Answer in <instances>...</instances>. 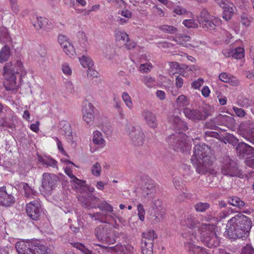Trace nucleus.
Returning <instances> with one entry per match:
<instances>
[{"mask_svg": "<svg viewBox=\"0 0 254 254\" xmlns=\"http://www.w3.org/2000/svg\"><path fill=\"white\" fill-rule=\"evenodd\" d=\"M143 237L141 240V241L145 242L146 241L148 242L147 240L150 241L151 243L154 244V240L156 239L157 236L155 234L154 231L153 230H149L146 233H143L142 234Z\"/></svg>", "mask_w": 254, "mask_h": 254, "instance_id": "38", "label": "nucleus"}, {"mask_svg": "<svg viewBox=\"0 0 254 254\" xmlns=\"http://www.w3.org/2000/svg\"><path fill=\"white\" fill-rule=\"evenodd\" d=\"M173 183L177 190L181 189L182 188V182L180 178L177 177L174 178Z\"/></svg>", "mask_w": 254, "mask_h": 254, "instance_id": "63", "label": "nucleus"}, {"mask_svg": "<svg viewBox=\"0 0 254 254\" xmlns=\"http://www.w3.org/2000/svg\"><path fill=\"white\" fill-rule=\"evenodd\" d=\"M115 35L117 40L123 41L124 43L128 40V35L124 31H116Z\"/></svg>", "mask_w": 254, "mask_h": 254, "instance_id": "47", "label": "nucleus"}, {"mask_svg": "<svg viewBox=\"0 0 254 254\" xmlns=\"http://www.w3.org/2000/svg\"><path fill=\"white\" fill-rule=\"evenodd\" d=\"M61 132L64 135L70 137L72 136V130L69 123L64 122L61 124Z\"/></svg>", "mask_w": 254, "mask_h": 254, "instance_id": "41", "label": "nucleus"}, {"mask_svg": "<svg viewBox=\"0 0 254 254\" xmlns=\"http://www.w3.org/2000/svg\"><path fill=\"white\" fill-rule=\"evenodd\" d=\"M80 63L84 67H91L93 65V63L91 59L87 56L83 55L82 58L79 59Z\"/></svg>", "mask_w": 254, "mask_h": 254, "instance_id": "45", "label": "nucleus"}, {"mask_svg": "<svg viewBox=\"0 0 254 254\" xmlns=\"http://www.w3.org/2000/svg\"><path fill=\"white\" fill-rule=\"evenodd\" d=\"M38 160L47 167L58 168L57 161L51 157L46 156L43 157L41 155H38Z\"/></svg>", "mask_w": 254, "mask_h": 254, "instance_id": "26", "label": "nucleus"}, {"mask_svg": "<svg viewBox=\"0 0 254 254\" xmlns=\"http://www.w3.org/2000/svg\"><path fill=\"white\" fill-rule=\"evenodd\" d=\"M58 42L61 47L63 48L64 45L67 44L69 41L65 36L63 35H60L58 36Z\"/></svg>", "mask_w": 254, "mask_h": 254, "instance_id": "58", "label": "nucleus"}, {"mask_svg": "<svg viewBox=\"0 0 254 254\" xmlns=\"http://www.w3.org/2000/svg\"><path fill=\"white\" fill-rule=\"evenodd\" d=\"M203 79L202 78H198L192 82L191 86L194 89H198L201 86L203 83Z\"/></svg>", "mask_w": 254, "mask_h": 254, "instance_id": "59", "label": "nucleus"}, {"mask_svg": "<svg viewBox=\"0 0 254 254\" xmlns=\"http://www.w3.org/2000/svg\"><path fill=\"white\" fill-rule=\"evenodd\" d=\"M63 48L64 52L69 57H73L76 54L75 48L69 42L64 45Z\"/></svg>", "mask_w": 254, "mask_h": 254, "instance_id": "42", "label": "nucleus"}, {"mask_svg": "<svg viewBox=\"0 0 254 254\" xmlns=\"http://www.w3.org/2000/svg\"><path fill=\"white\" fill-rule=\"evenodd\" d=\"M77 36V49L81 52H86L89 47V43L85 33L82 31H79Z\"/></svg>", "mask_w": 254, "mask_h": 254, "instance_id": "22", "label": "nucleus"}, {"mask_svg": "<svg viewBox=\"0 0 254 254\" xmlns=\"http://www.w3.org/2000/svg\"><path fill=\"white\" fill-rule=\"evenodd\" d=\"M241 254H254V249L250 245H247L241 250Z\"/></svg>", "mask_w": 254, "mask_h": 254, "instance_id": "54", "label": "nucleus"}, {"mask_svg": "<svg viewBox=\"0 0 254 254\" xmlns=\"http://www.w3.org/2000/svg\"><path fill=\"white\" fill-rule=\"evenodd\" d=\"M59 178L57 175L49 173H44L42 176V186L46 192H51L55 189Z\"/></svg>", "mask_w": 254, "mask_h": 254, "instance_id": "16", "label": "nucleus"}, {"mask_svg": "<svg viewBox=\"0 0 254 254\" xmlns=\"http://www.w3.org/2000/svg\"><path fill=\"white\" fill-rule=\"evenodd\" d=\"M219 6L223 9V18L227 21L230 20L233 15L234 12L233 6L230 5L229 3L222 4V5Z\"/></svg>", "mask_w": 254, "mask_h": 254, "instance_id": "28", "label": "nucleus"}, {"mask_svg": "<svg viewBox=\"0 0 254 254\" xmlns=\"http://www.w3.org/2000/svg\"><path fill=\"white\" fill-rule=\"evenodd\" d=\"M183 112L187 118L194 122L205 120L210 115L208 110L204 107L199 110L185 108Z\"/></svg>", "mask_w": 254, "mask_h": 254, "instance_id": "12", "label": "nucleus"}, {"mask_svg": "<svg viewBox=\"0 0 254 254\" xmlns=\"http://www.w3.org/2000/svg\"><path fill=\"white\" fill-rule=\"evenodd\" d=\"M138 215L139 219L143 221L144 220L145 210L142 204L139 203L137 205Z\"/></svg>", "mask_w": 254, "mask_h": 254, "instance_id": "53", "label": "nucleus"}, {"mask_svg": "<svg viewBox=\"0 0 254 254\" xmlns=\"http://www.w3.org/2000/svg\"><path fill=\"white\" fill-rule=\"evenodd\" d=\"M190 37L189 36L186 35H181L179 36L178 39L173 38V40L177 42L178 43H180V44H182L181 41H183L185 42H188L190 41Z\"/></svg>", "mask_w": 254, "mask_h": 254, "instance_id": "57", "label": "nucleus"}, {"mask_svg": "<svg viewBox=\"0 0 254 254\" xmlns=\"http://www.w3.org/2000/svg\"><path fill=\"white\" fill-rule=\"evenodd\" d=\"M93 142L98 145L105 146L106 141L103 138L102 134L98 130H95L93 133Z\"/></svg>", "mask_w": 254, "mask_h": 254, "instance_id": "31", "label": "nucleus"}, {"mask_svg": "<svg viewBox=\"0 0 254 254\" xmlns=\"http://www.w3.org/2000/svg\"><path fill=\"white\" fill-rule=\"evenodd\" d=\"M182 236L185 239V247L188 252V254H208L204 249L195 245L196 241H197L195 234L191 233V235H189L188 233H183Z\"/></svg>", "mask_w": 254, "mask_h": 254, "instance_id": "10", "label": "nucleus"}, {"mask_svg": "<svg viewBox=\"0 0 254 254\" xmlns=\"http://www.w3.org/2000/svg\"><path fill=\"white\" fill-rule=\"evenodd\" d=\"M201 237L204 245L209 248L216 247L219 245V239L214 231L205 230L201 233Z\"/></svg>", "mask_w": 254, "mask_h": 254, "instance_id": "15", "label": "nucleus"}, {"mask_svg": "<svg viewBox=\"0 0 254 254\" xmlns=\"http://www.w3.org/2000/svg\"><path fill=\"white\" fill-rule=\"evenodd\" d=\"M101 170V166L98 162L93 164L91 169L92 175L96 177H99L100 175Z\"/></svg>", "mask_w": 254, "mask_h": 254, "instance_id": "49", "label": "nucleus"}, {"mask_svg": "<svg viewBox=\"0 0 254 254\" xmlns=\"http://www.w3.org/2000/svg\"><path fill=\"white\" fill-rule=\"evenodd\" d=\"M155 81L154 78L149 76H145L143 79L144 83L149 88L154 86Z\"/></svg>", "mask_w": 254, "mask_h": 254, "instance_id": "52", "label": "nucleus"}, {"mask_svg": "<svg viewBox=\"0 0 254 254\" xmlns=\"http://www.w3.org/2000/svg\"><path fill=\"white\" fill-rule=\"evenodd\" d=\"M214 122L217 123L218 126H223L228 127L234 125L235 120L232 117L219 114L215 118Z\"/></svg>", "mask_w": 254, "mask_h": 254, "instance_id": "24", "label": "nucleus"}, {"mask_svg": "<svg viewBox=\"0 0 254 254\" xmlns=\"http://www.w3.org/2000/svg\"><path fill=\"white\" fill-rule=\"evenodd\" d=\"M48 19L45 17H37L36 21L33 23L34 27L37 29H40L44 27V26L48 23Z\"/></svg>", "mask_w": 254, "mask_h": 254, "instance_id": "43", "label": "nucleus"}, {"mask_svg": "<svg viewBox=\"0 0 254 254\" xmlns=\"http://www.w3.org/2000/svg\"><path fill=\"white\" fill-rule=\"evenodd\" d=\"M253 20V18L252 17L247 13H243L241 16V23L246 27L250 26Z\"/></svg>", "mask_w": 254, "mask_h": 254, "instance_id": "39", "label": "nucleus"}, {"mask_svg": "<svg viewBox=\"0 0 254 254\" xmlns=\"http://www.w3.org/2000/svg\"><path fill=\"white\" fill-rule=\"evenodd\" d=\"M122 99L125 102L126 105L129 109L133 108V103L131 99L128 94L127 92H124L122 94Z\"/></svg>", "mask_w": 254, "mask_h": 254, "instance_id": "46", "label": "nucleus"}, {"mask_svg": "<svg viewBox=\"0 0 254 254\" xmlns=\"http://www.w3.org/2000/svg\"><path fill=\"white\" fill-rule=\"evenodd\" d=\"M233 109L235 112L236 115L240 118H242L245 116L246 113L244 109L242 108H239L237 107H233Z\"/></svg>", "mask_w": 254, "mask_h": 254, "instance_id": "55", "label": "nucleus"}, {"mask_svg": "<svg viewBox=\"0 0 254 254\" xmlns=\"http://www.w3.org/2000/svg\"><path fill=\"white\" fill-rule=\"evenodd\" d=\"M94 234L98 240L109 245L113 244L116 241L112 228L107 225L97 227L95 229Z\"/></svg>", "mask_w": 254, "mask_h": 254, "instance_id": "11", "label": "nucleus"}, {"mask_svg": "<svg viewBox=\"0 0 254 254\" xmlns=\"http://www.w3.org/2000/svg\"><path fill=\"white\" fill-rule=\"evenodd\" d=\"M148 242H141V250L142 254H153V245L150 241L147 240Z\"/></svg>", "mask_w": 254, "mask_h": 254, "instance_id": "30", "label": "nucleus"}, {"mask_svg": "<svg viewBox=\"0 0 254 254\" xmlns=\"http://www.w3.org/2000/svg\"><path fill=\"white\" fill-rule=\"evenodd\" d=\"M187 137L183 132H176L168 137V142L175 151L188 153L191 147L190 143L186 141Z\"/></svg>", "mask_w": 254, "mask_h": 254, "instance_id": "7", "label": "nucleus"}, {"mask_svg": "<svg viewBox=\"0 0 254 254\" xmlns=\"http://www.w3.org/2000/svg\"><path fill=\"white\" fill-rule=\"evenodd\" d=\"M15 249L19 254H47L48 249L43 242L34 240L20 241L16 243Z\"/></svg>", "mask_w": 254, "mask_h": 254, "instance_id": "4", "label": "nucleus"}, {"mask_svg": "<svg viewBox=\"0 0 254 254\" xmlns=\"http://www.w3.org/2000/svg\"><path fill=\"white\" fill-rule=\"evenodd\" d=\"M94 109L93 105L88 103L85 104L82 109L83 119L89 126L93 125L95 118Z\"/></svg>", "mask_w": 254, "mask_h": 254, "instance_id": "18", "label": "nucleus"}, {"mask_svg": "<svg viewBox=\"0 0 254 254\" xmlns=\"http://www.w3.org/2000/svg\"><path fill=\"white\" fill-rule=\"evenodd\" d=\"M200 26L205 31L211 32L221 24V20L218 17L213 16L206 9H203L197 17Z\"/></svg>", "mask_w": 254, "mask_h": 254, "instance_id": "6", "label": "nucleus"}, {"mask_svg": "<svg viewBox=\"0 0 254 254\" xmlns=\"http://www.w3.org/2000/svg\"><path fill=\"white\" fill-rule=\"evenodd\" d=\"M11 55L10 47L7 45L4 46L0 51V62L7 61Z\"/></svg>", "mask_w": 254, "mask_h": 254, "instance_id": "32", "label": "nucleus"}, {"mask_svg": "<svg viewBox=\"0 0 254 254\" xmlns=\"http://www.w3.org/2000/svg\"><path fill=\"white\" fill-rule=\"evenodd\" d=\"M126 129L134 145L140 146L143 144L145 136L140 128L129 124L126 126Z\"/></svg>", "mask_w": 254, "mask_h": 254, "instance_id": "13", "label": "nucleus"}, {"mask_svg": "<svg viewBox=\"0 0 254 254\" xmlns=\"http://www.w3.org/2000/svg\"><path fill=\"white\" fill-rule=\"evenodd\" d=\"M158 28L163 32L170 34H175L178 31V28L172 25H162L159 26Z\"/></svg>", "mask_w": 254, "mask_h": 254, "instance_id": "36", "label": "nucleus"}, {"mask_svg": "<svg viewBox=\"0 0 254 254\" xmlns=\"http://www.w3.org/2000/svg\"><path fill=\"white\" fill-rule=\"evenodd\" d=\"M215 118L211 119L210 121L206 122L205 124V127L207 128L211 129L217 130L218 128L217 123L214 122Z\"/></svg>", "mask_w": 254, "mask_h": 254, "instance_id": "51", "label": "nucleus"}, {"mask_svg": "<svg viewBox=\"0 0 254 254\" xmlns=\"http://www.w3.org/2000/svg\"><path fill=\"white\" fill-rule=\"evenodd\" d=\"M26 211L28 216L33 220L39 219L41 216V205L38 200H35L26 206Z\"/></svg>", "mask_w": 254, "mask_h": 254, "instance_id": "17", "label": "nucleus"}, {"mask_svg": "<svg viewBox=\"0 0 254 254\" xmlns=\"http://www.w3.org/2000/svg\"><path fill=\"white\" fill-rule=\"evenodd\" d=\"M62 70L64 74L67 75H70L72 72L71 68L67 64H63Z\"/></svg>", "mask_w": 254, "mask_h": 254, "instance_id": "64", "label": "nucleus"}, {"mask_svg": "<svg viewBox=\"0 0 254 254\" xmlns=\"http://www.w3.org/2000/svg\"><path fill=\"white\" fill-rule=\"evenodd\" d=\"M221 171L224 175L230 177H239L242 175L239 170L236 161L230 158L228 155H224L221 161Z\"/></svg>", "mask_w": 254, "mask_h": 254, "instance_id": "8", "label": "nucleus"}, {"mask_svg": "<svg viewBox=\"0 0 254 254\" xmlns=\"http://www.w3.org/2000/svg\"><path fill=\"white\" fill-rule=\"evenodd\" d=\"M209 150L208 146L204 143L194 147L193 154L190 160L198 174H203L208 171L211 164L210 156L208 155Z\"/></svg>", "mask_w": 254, "mask_h": 254, "instance_id": "2", "label": "nucleus"}, {"mask_svg": "<svg viewBox=\"0 0 254 254\" xmlns=\"http://www.w3.org/2000/svg\"><path fill=\"white\" fill-rule=\"evenodd\" d=\"M181 222L182 225L187 226V228L183 233H188L191 235L192 232L195 234L196 237V234L195 228L198 227V221L196 218L192 214L185 213L181 216Z\"/></svg>", "mask_w": 254, "mask_h": 254, "instance_id": "14", "label": "nucleus"}, {"mask_svg": "<svg viewBox=\"0 0 254 254\" xmlns=\"http://www.w3.org/2000/svg\"><path fill=\"white\" fill-rule=\"evenodd\" d=\"M142 190L145 197L148 198L152 197L155 192L154 181L151 179L147 180L142 187Z\"/></svg>", "mask_w": 254, "mask_h": 254, "instance_id": "23", "label": "nucleus"}, {"mask_svg": "<svg viewBox=\"0 0 254 254\" xmlns=\"http://www.w3.org/2000/svg\"><path fill=\"white\" fill-rule=\"evenodd\" d=\"M15 201L14 197L8 194L6 191V187H0V205L9 207L13 204Z\"/></svg>", "mask_w": 254, "mask_h": 254, "instance_id": "20", "label": "nucleus"}, {"mask_svg": "<svg viewBox=\"0 0 254 254\" xmlns=\"http://www.w3.org/2000/svg\"><path fill=\"white\" fill-rule=\"evenodd\" d=\"M97 207L101 212L87 214L93 220L98 221L101 223H109L110 221H115L114 216L113 207L105 200L101 201L97 205Z\"/></svg>", "mask_w": 254, "mask_h": 254, "instance_id": "5", "label": "nucleus"}, {"mask_svg": "<svg viewBox=\"0 0 254 254\" xmlns=\"http://www.w3.org/2000/svg\"><path fill=\"white\" fill-rule=\"evenodd\" d=\"M99 246L104 249H105L106 250V251L108 253H117L118 251V248L119 247L118 246H114V247H107L104 246L99 245Z\"/></svg>", "mask_w": 254, "mask_h": 254, "instance_id": "62", "label": "nucleus"}, {"mask_svg": "<svg viewBox=\"0 0 254 254\" xmlns=\"http://www.w3.org/2000/svg\"><path fill=\"white\" fill-rule=\"evenodd\" d=\"M252 226L251 219L239 213L228 221L225 235L229 239H233L246 238L249 235Z\"/></svg>", "mask_w": 254, "mask_h": 254, "instance_id": "1", "label": "nucleus"}, {"mask_svg": "<svg viewBox=\"0 0 254 254\" xmlns=\"http://www.w3.org/2000/svg\"><path fill=\"white\" fill-rule=\"evenodd\" d=\"M244 53L243 48L238 47L231 50V55L232 57L235 59H240L244 57Z\"/></svg>", "mask_w": 254, "mask_h": 254, "instance_id": "40", "label": "nucleus"}, {"mask_svg": "<svg viewBox=\"0 0 254 254\" xmlns=\"http://www.w3.org/2000/svg\"><path fill=\"white\" fill-rule=\"evenodd\" d=\"M176 102L180 107H185L188 105L189 102L187 97L184 95H180L176 99Z\"/></svg>", "mask_w": 254, "mask_h": 254, "instance_id": "48", "label": "nucleus"}, {"mask_svg": "<svg viewBox=\"0 0 254 254\" xmlns=\"http://www.w3.org/2000/svg\"><path fill=\"white\" fill-rule=\"evenodd\" d=\"M22 185L24 190L25 197L31 198H33L34 196L36 195V191L30 187L27 183H22Z\"/></svg>", "mask_w": 254, "mask_h": 254, "instance_id": "34", "label": "nucleus"}, {"mask_svg": "<svg viewBox=\"0 0 254 254\" xmlns=\"http://www.w3.org/2000/svg\"><path fill=\"white\" fill-rule=\"evenodd\" d=\"M236 149L237 154L240 157L254 156V148L243 142L239 143Z\"/></svg>", "mask_w": 254, "mask_h": 254, "instance_id": "19", "label": "nucleus"}, {"mask_svg": "<svg viewBox=\"0 0 254 254\" xmlns=\"http://www.w3.org/2000/svg\"><path fill=\"white\" fill-rule=\"evenodd\" d=\"M228 202L230 205L237 207L239 208H243L245 205V202L239 197L237 196H233L229 198Z\"/></svg>", "mask_w": 254, "mask_h": 254, "instance_id": "37", "label": "nucleus"}, {"mask_svg": "<svg viewBox=\"0 0 254 254\" xmlns=\"http://www.w3.org/2000/svg\"><path fill=\"white\" fill-rule=\"evenodd\" d=\"M101 130L107 135H110L112 132V128L109 125H103Z\"/></svg>", "mask_w": 254, "mask_h": 254, "instance_id": "60", "label": "nucleus"}, {"mask_svg": "<svg viewBox=\"0 0 254 254\" xmlns=\"http://www.w3.org/2000/svg\"><path fill=\"white\" fill-rule=\"evenodd\" d=\"M242 127L246 133L244 137L254 144V122L250 120L247 121L242 125Z\"/></svg>", "mask_w": 254, "mask_h": 254, "instance_id": "21", "label": "nucleus"}, {"mask_svg": "<svg viewBox=\"0 0 254 254\" xmlns=\"http://www.w3.org/2000/svg\"><path fill=\"white\" fill-rule=\"evenodd\" d=\"M210 207V204L207 202H198L194 205L196 211L203 212H205Z\"/></svg>", "mask_w": 254, "mask_h": 254, "instance_id": "44", "label": "nucleus"}, {"mask_svg": "<svg viewBox=\"0 0 254 254\" xmlns=\"http://www.w3.org/2000/svg\"><path fill=\"white\" fill-rule=\"evenodd\" d=\"M142 116L146 124L151 127L155 128L157 126V121L155 115L149 111L142 112Z\"/></svg>", "mask_w": 254, "mask_h": 254, "instance_id": "25", "label": "nucleus"}, {"mask_svg": "<svg viewBox=\"0 0 254 254\" xmlns=\"http://www.w3.org/2000/svg\"><path fill=\"white\" fill-rule=\"evenodd\" d=\"M183 24L188 28H194L197 26V24L192 19H186L183 22Z\"/></svg>", "mask_w": 254, "mask_h": 254, "instance_id": "56", "label": "nucleus"}, {"mask_svg": "<svg viewBox=\"0 0 254 254\" xmlns=\"http://www.w3.org/2000/svg\"><path fill=\"white\" fill-rule=\"evenodd\" d=\"M151 68H152V66L148 64H141L139 66V70L142 72L146 73L150 70Z\"/></svg>", "mask_w": 254, "mask_h": 254, "instance_id": "61", "label": "nucleus"}, {"mask_svg": "<svg viewBox=\"0 0 254 254\" xmlns=\"http://www.w3.org/2000/svg\"><path fill=\"white\" fill-rule=\"evenodd\" d=\"M203 221L210 222L211 224H205L203 225L204 228H201L202 229H213L215 224L217 222V218L212 216L211 215H206L203 218Z\"/></svg>", "mask_w": 254, "mask_h": 254, "instance_id": "33", "label": "nucleus"}, {"mask_svg": "<svg viewBox=\"0 0 254 254\" xmlns=\"http://www.w3.org/2000/svg\"><path fill=\"white\" fill-rule=\"evenodd\" d=\"M147 213L150 220L156 223L161 221L164 219L165 214L162 201L159 199L153 200Z\"/></svg>", "mask_w": 254, "mask_h": 254, "instance_id": "9", "label": "nucleus"}, {"mask_svg": "<svg viewBox=\"0 0 254 254\" xmlns=\"http://www.w3.org/2000/svg\"><path fill=\"white\" fill-rule=\"evenodd\" d=\"M23 66L21 61H16L14 64L11 62L6 63L3 66V75L4 77V87L6 91H17L18 85L16 81V74L22 72Z\"/></svg>", "mask_w": 254, "mask_h": 254, "instance_id": "3", "label": "nucleus"}, {"mask_svg": "<svg viewBox=\"0 0 254 254\" xmlns=\"http://www.w3.org/2000/svg\"><path fill=\"white\" fill-rule=\"evenodd\" d=\"M11 10L15 14H18L20 11L19 6L17 3L18 0H8Z\"/></svg>", "mask_w": 254, "mask_h": 254, "instance_id": "50", "label": "nucleus"}, {"mask_svg": "<svg viewBox=\"0 0 254 254\" xmlns=\"http://www.w3.org/2000/svg\"><path fill=\"white\" fill-rule=\"evenodd\" d=\"M173 126L175 129L179 130L178 132H183L188 129L187 123L182 121L179 117H174L173 119Z\"/></svg>", "mask_w": 254, "mask_h": 254, "instance_id": "27", "label": "nucleus"}, {"mask_svg": "<svg viewBox=\"0 0 254 254\" xmlns=\"http://www.w3.org/2000/svg\"><path fill=\"white\" fill-rule=\"evenodd\" d=\"M1 126L8 128L10 129L11 131L15 130L16 126L14 123V117L10 119H2Z\"/></svg>", "mask_w": 254, "mask_h": 254, "instance_id": "35", "label": "nucleus"}, {"mask_svg": "<svg viewBox=\"0 0 254 254\" xmlns=\"http://www.w3.org/2000/svg\"><path fill=\"white\" fill-rule=\"evenodd\" d=\"M11 38L7 29L4 26L0 27V42L6 43L11 42Z\"/></svg>", "mask_w": 254, "mask_h": 254, "instance_id": "29", "label": "nucleus"}]
</instances>
